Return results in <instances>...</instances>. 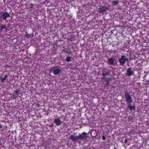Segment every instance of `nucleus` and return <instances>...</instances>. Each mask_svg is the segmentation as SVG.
<instances>
[{"label": "nucleus", "instance_id": "nucleus-1", "mask_svg": "<svg viewBox=\"0 0 149 149\" xmlns=\"http://www.w3.org/2000/svg\"><path fill=\"white\" fill-rule=\"evenodd\" d=\"M128 61V58L125 56H122L119 59L120 65L124 64L125 62Z\"/></svg>", "mask_w": 149, "mask_h": 149}, {"label": "nucleus", "instance_id": "nucleus-2", "mask_svg": "<svg viewBox=\"0 0 149 149\" xmlns=\"http://www.w3.org/2000/svg\"><path fill=\"white\" fill-rule=\"evenodd\" d=\"M50 72L53 70V73L54 75H57L59 73L60 70L56 66L53 67L50 69Z\"/></svg>", "mask_w": 149, "mask_h": 149}, {"label": "nucleus", "instance_id": "nucleus-3", "mask_svg": "<svg viewBox=\"0 0 149 149\" xmlns=\"http://www.w3.org/2000/svg\"><path fill=\"white\" fill-rule=\"evenodd\" d=\"M125 97L129 104H131L132 102L131 97L130 95L128 93L126 92L125 93Z\"/></svg>", "mask_w": 149, "mask_h": 149}, {"label": "nucleus", "instance_id": "nucleus-4", "mask_svg": "<svg viewBox=\"0 0 149 149\" xmlns=\"http://www.w3.org/2000/svg\"><path fill=\"white\" fill-rule=\"evenodd\" d=\"M53 122L57 126H59L61 125L62 123V121L59 117L56 118L54 119Z\"/></svg>", "mask_w": 149, "mask_h": 149}, {"label": "nucleus", "instance_id": "nucleus-5", "mask_svg": "<svg viewBox=\"0 0 149 149\" xmlns=\"http://www.w3.org/2000/svg\"><path fill=\"white\" fill-rule=\"evenodd\" d=\"M80 140H85L87 138V134L85 132H83L81 134H80L79 136Z\"/></svg>", "mask_w": 149, "mask_h": 149}, {"label": "nucleus", "instance_id": "nucleus-6", "mask_svg": "<svg viewBox=\"0 0 149 149\" xmlns=\"http://www.w3.org/2000/svg\"><path fill=\"white\" fill-rule=\"evenodd\" d=\"M126 75L129 77H130L132 75H133L134 74V72L132 69L131 68H128L126 72Z\"/></svg>", "mask_w": 149, "mask_h": 149}, {"label": "nucleus", "instance_id": "nucleus-7", "mask_svg": "<svg viewBox=\"0 0 149 149\" xmlns=\"http://www.w3.org/2000/svg\"><path fill=\"white\" fill-rule=\"evenodd\" d=\"M99 10L100 11V12L102 13H104L106 12L108 9L105 6H101L100 8L99 9Z\"/></svg>", "mask_w": 149, "mask_h": 149}, {"label": "nucleus", "instance_id": "nucleus-8", "mask_svg": "<svg viewBox=\"0 0 149 149\" xmlns=\"http://www.w3.org/2000/svg\"><path fill=\"white\" fill-rule=\"evenodd\" d=\"M70 138L72 141H77L79 139V136H75L73 135H71L70 136Z\"/></svg>", "mask_w": 149, "mask_h": 149}, {"label": "nucleus", "instance_id": "nucleus-9", "mask_svg": "<svg viewBox=\"0 0 149 149\" xmlns=\"http://www.w3.org/2000/svg\"><path fill=\"white\" fill-rule=\"evenodd\" d=\"M10 17V15L7 12H5L3 13L2 16V18L3 20H5L6 21H7L6 20V18Z\"/></svg>", "mask_w": 149, "mask_h": 149}, {"label": "nucleus", "instance_id": "nucleus-10", "mask_svg": "<svg viewBox=\"0 0 149 149\" xmlns=\"http://www.w3.org/2000/svg\"><path fill=\"white\" fill-rule=\"evenodd\" d=\"M19 92V91L18 89H17L13 93V98L16 99L17 97V95L18 94Z\"/></svg>", "mask_w": 149, "mask_h": 149}, {"label": "nucleus", "instance_id": "nucleus-11", "mask_svg": "<svg viewBox=\"0 0 149 149\" xmlns=\"http://www.w3.org/2000/svg\"><path fill=\"white\" fill-rule=\"evenodd\" d=\"M115 61V59L113 58H111L108 59L109 63L111 65H113L114 64V62Z\"/></svg>", "mask_w": 149, "mask_h": 149}, {"label": "nucleus", "instance_id": "nucleus-12", "mask_svg": "<svg viewBox=\"0 0 149 149\" xmlns=\"http://www.w3.org/2000/svg\"><path fill=\"white\" fill-rule=\"evenodd\" d=\"M110 79L109 78H108L107 79H105V82H106V83L105 84L106 85H108L110 84Z\"/></svg>", "mask_w": 149, "mask_h": 149}, {"label": "nucleus", "instance_id": "nucleus-13", "mask_svg": "<svg viewBox=\"0 0 149 149\" xmlns=\"http://www.w3.org/2000/svg\"><path fill=\"white\" fill-rule=\"evenodd\" d=\"M129 105L128 106V107L131 110L134 109L135 110V107L133 106H132L131 105V104H129Z\"/></svg>", "mask_w": 149, "mask_h": 149}, {"label": "nucleus", "instance_id": "nucleus-14", "mask_svg": "<svg viewBox=\"0 0 149 149\" xmlns=\"http://www.w3.org/2000/svg\"><path fill=\"white\" fill-rule=\"evenodd\" d=\"M109 73L106 71H103L102 72V75L104 77H106L107 75H108Z\"/></svg>", "mask_w": 149, "mask_h": 149}, {"label": "nucleus", "instance_id": "nucleus-15", "mask_svg": "<svg viewBox=\"0 0 149 149\" xmlns=\"http://www.w3.org/2000/svg\"><path fill=\"white\" fill-rule=\"evenodd\" d=\"M8 78V76H7V75H6L4 78H1V82H3L4 81L6 80V78Z\"/></svg>", "mask_w": 149, "mask_h": 149}, {"label": "nucleus", "instance_id": "nucleus-16", "mask_svg": "<svg viewBox=\"0 0 149 149\" xmlns=\"http://www.w3.org/2000/svg\"><path fill=\"white\" fill-rule=\"evenodd\" d=\"M118 2L117 1H113L112 4L114 6H116L118 3Z\"/></svg>", "mask_w": 149, "mask_h": 149}, {"label": "nucleus", "instance_id": "nucleus-17", "mask_svg": "<svg viewBox=\"0 0 149 149\" xmlns=\"http://www.w3.org/2000/svg\"><path fill=\"white\" fill-rule=\"evenodd\" d=\"M71 58L70 57H66V58L65 59V60H66V61L68 62H69L71 61Z\"/></svg>", "mask_w": 149, "mask_h": 149}, {"label": "nucleus", "instance_id": "nucleus-18", "mask_svg": "<svg viewBox=\"0 0 149 149\" xmlns=\"http://www.w3.org/2000/svg\"><path fill=\"white\" fill-rule=\"evenodd\" d=\"M145 85H149V81H145Z\"/></svg>", "mask_w": 149, "mask_h": 149}, {"label": "nucleus", "instance_id": "nucleus-19", "mask_svg": "<svg viewBox=\"0 0 149 149\" xmlns=\"http://www.w3.org/2000/svg\"><path fill=\"white\" fill-rule=\"evenodd\" d=\"M31 36V35H29L28 34H27L26 35V38H28L30 37Z\"/></svg>", "mask_w": 149, "mask_h": 149}, {"label": "nucleus", "instance_id": "nucleus-20", "mask_svg": "<svg viewBox=\"0 0 149 149\" xmlns=\"http://www.w3.org/2000/svg\"><path fill=\"white\" fill-rule=\"evenodd\" d=\"M105 139H106V138H105V137L104 136H103L102 137V139L103 140H105Z\"/></svg>", "mask_w": 149, "mask_h": 149}, {"label": "nucleus", "instance_id": "nucleus-21", "mask_svg": "<svg viewBox=\"0 0 149 149\" xmlns=\"http://www.w3.org/2000/svg\"><path fill=\"white\" fill-rule=\"evenodd\" d=\"M53 126V124H52L49 125V127H52Z\"/></svg>", "mask_w": 149, "mask_h": 149}, {"label": "nucleus", "instance_id": "nucleus-22", "mask_svg": "<svg viewBox=\"0 0 149 149\" xmlns=\"http://www.w3.org/2000/svg\"><path fill=\"white\" fill-rule=\"evenodd\" d=\"M127 140H125V141H124V142L125 143H127Z\"/></svg>", "mask_w": 149, "mask_h": 149}, {"label": "nucleus", "instance_id": "nucleus-23", "mask_svg": "<svg viewBox=\"0 0 149 149\" xmlns=\"http://www.w3.org/2000/svg\"><path fill=\"white\" fill-rule=\"evenodd\" d=\"M2 127V126L1 123H0V129H1Z\"/></svg>", "mask_w": 149, "mask_h": 149}, {"label": "nucleus", "instance_id": "nucleus-24", "mask_svg": "<svg viewBox=\"0 0 149 149\" xmlns=\"http://www.w3.org/2000/svg\"><path fill=\"white\" fill-rule=\"evenodd\" d=\"M1 26V29H3L4 28V27H2V26Z\"/></svg>", "mask_w": 149, "mask_h": 149}, {"label": "nucleus", "instance_id": "nucleus-25", "mask_svg": "<svg viewBox=\"0 0 149 149\" xmlns=\"http://www.w3.org/2000/svg\"><path fill=\"white\" fill-rule=\"evenodd\" d=\"M31 7L32 8V6H33V4H31Z\"/></svg>", "mask_w": 149, "mask_h": 149}, {"label": "nucleus", "instance_id": "nucleus-26", "mask_svg": "<svg viewBox=\"0 0 149 149\" xmlns=\"http://www.w3.org/2000/svg\"><path fill=\"white\" fill-rule=\"evenodd\" d=\"M1 26H0V30L1 29Z\"/></svg>", "mask_w": 149, "mask_h": 149}]
</instances>
